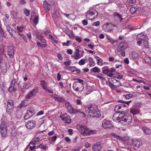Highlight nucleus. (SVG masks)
I'll list each match as a JSON object with an SVG mask.
<instances>
[{"label": "nucleus", "instance_id": "603ef678", "mask_svg": "<svg viewBox=\"0 0 151 151\" xmlns=\"http://www.w3.org/2000/svg\"><path fill=\"white\" fill-rule=\"evenodd\" d=\"M86 60L85 59H82L79 61V64L80 65H84L86 62Z\"/></svg>", "mask_w": 151, "mask_h": 151}, {"label": "nucleus", "instance_id": "c85d7f7f", "mask_svg": "<svg viewBox=\"0 0 151 151\" xmlns=\"http://www.w3.org/2000/svg\"><path fill=\"white\" fill-rule=\"evenodd\" d=\"M7 129H0V133L2 137L5 138L6 137Z\"/></svg>", "mask_w": 151, "mask_h": 151}, {"label": "nucleus", "instance_id": "393cba45", "mask_svg": "<svg viewBox=\"0 0 151 151\" xmlns=\"http://www.w3.org/2000/svg\"><path fill=\"white\" fill-rule=\"evenodd\" d=\"M12 131L11 134L12 137L16 136L17 134V129L15 126H13L11 129Z\"/></svg>", "mask_w": 151, "mask_h": 151}, {"label": "nucleus", "instance_id": "2eb2a0df", "mask_svg": "<svg viewBox=\"0 0 151 151\" xmlns=\"http://www.w3.org/2000/svg\"><path fill=\"white\" fill-rule=\"evenodd\" d=\"M40 84L42 87V88L45 90H46L47 92L50 93H52V91H51L50 90L48 89L47 88V86L48 85V83L45 81L42 80L40 82Z\"/></svg>", "mask_w": 151, "mask_h": 151}, {"label": "nucleus", "instance_id": "79ce46f5", "mask_svg": "<svg viewBox=\"0 0 151 151\" xmlns=\"http://www.w3.org/2000/svg\"><path fill=\"white\" fill-rule=\"evenodd\" d=\"M28 113V112L27 111L26 114L24 116V119L25 120H27L33 116L32 115H31L30 114Z\"/></svg>", "mask_w": 151, "mask_h": 151}, {"label": "nucleus", "instance_id": "412c9836", "mask_svg": "<svg viewBox=\"0 0 151 151\" xmlns=\"http://www.w3.org/2000/svg\"><path fill=\"white\" fill-rule=\"evenodd\" d=\"M118 113L116 112L113 116L112 119L113 121L115 122H117L118 121L120 122V114L119 115Z\"/></svg>", "mask_w": 151, "mask_h": 151}, {"label": "nucleus", "instance_id": "6e6552de", "mask_svg": "<svg viewBox=\"0 0 151 151\" xmlns=\"http://www.w3.org/2000/svg\"><path fill=\"white\" fill-rule=\"evenodd\" d=\"M127 48V45L124 41L119 43L117 48V51L118 52L123 51Z\"/></svg>", "mask_w": 151, "mask_h": 151}, {"label": "nucleus", "instance_id": "0e129e2a", "mask_svg": "<svg viewBox=\"0 0 151 151\" xmlns=\"http://www.w3.org/2000/svg\"><path fill=\"white\" fill-rule=\"evenodd\" d=\"M50 39L56 44L58 43V41L56 40L52 35H50Z\"/></svg>", "mask_w": 151, "mask_h": 151}, {"label": "nucleus", "instance_id": "f8f14e48", "mask_svg": "<svg viewBox=\"0 0 151 151\" xmlns=\"http://www.w3.org/2000/svg\"><path fill=\"white\" fill-rule=\"evenodd\" d=\"M108 81H107L106 84L112 89H115V88L113 85L116 81V79L114 78H109L108 79Z\"/></svg>", "mask_w": 151, "mask_h": 151}, {"label": "nucleus", "instance_id": "a19ab883", "mask_svg": "<svg viewBox=\"0 0 151 151\" xmlns=\"http://www.w3.org/2000/svg\"><path fill=\"white\" fill-rule=\"evenodd\" d=\"M86 128V126L83 125H81L80 126V129H79V130L81 133V134L83 132V133L85 134L84 132V130H85V129Z\"/></svg>", "mask_w": 151, "mask_h": 151}, {"label": "nucleus", "instance_id": "052dcab7", "mask_svg": "<svg viewBox=\"0 0 151 151\" xmlns=\"http://www.w3.org/2000/svg\"><path fill=\"white\" fill-rule=\"evenodd\" d=\"M81 148L80 146H78L71 149L72 151H80Z\"/></svg>", "mask_w": 151, "mask_h": 151}, {"label": "nucleus", "instance_id": "a18cd8bd", "mask_svg": "<svg viewBox=\"0 0 151 151\" xmlns=\"http://www.w3.org/2000/svg\"><path fill=\"white\" fill-rule=\"evenodd\" d=\"M39 21V16H35L33 19V22L35 24H37L38 23Z\"/></svg>", "mask_w": 151, "mask_h": 151}, {"label": "nucleus", "instance_id": "b1692460", "mask_svg": "<svg viewBox=\"0 0 151 151\" xmlns=\"http://www.w3.org/2000/svg\"><path fill=\"white\" fill-rule=\"evenodd\" d=\"M43 7L45 10L46 11H49L50 10V4H49L45 0L43 2Z\"/></svg>", "mask_w": 151, "mask_h": 151}, {"label": "nucleus", "instance_id": "f704fd0d", "mask_svg": "<svg viewBox=\"0 0 151 151\" xmlns=\"http://www.w3.org/2000/svg\"><path fill=\"white\" fill-rule=\"evenodd\" d=\"M122 108L120 105H116L114 108V110L118 113H120L121 111V109Z\"/></svg>", "mask_w": 151, "mask_h": 151}, {"label": "nucleus", "instance_id": "f03ea898", "mask_svg": "<svg viewBox=\"0 0 151 151\" xmlns=\"http://www.w3.org/2000/svg\"><path fill=\"white\" fill-rule=\"evenodd\" d=\"M120 122L123 125H129L132 121V117L129 114H120Z\"/></svg>", "mask_w": 151, "mask_h": 151}, {"label": "nucleus", "instance_id": "39448f33", "mask_svg": "<svg viewBox=\"0 0 151 151\" xmlns=\"http://www.w3.org/2000/svg\"><path fill=\"white\" fill-rule=\"evenodd\" d=\"M84 86L83 84L78 83L77 84L74 83L73 85V90L78 93L81 92L84 89Z\"/></svg>", "mask_w": 151, "mask_h": 151}, {"label": "nucleus", "instance_id": "0eeeda50", "mask_svg": "<svg viewBox=\"0 0 151 151\" xmlns=\"http://www.w3.org/2000/svg\"><path fill=\"white\" fill-rule=\"evenodd\" d=\"M0 64H3L1 65L0 69L2 72L4 73H6L7 72V65L5 60L1 59L0 61Z\"/></svg>", "mask_w": 151, "mask_h": 151}, {"label": "nucleus", "instance_id": "9d476101", "mask_svg": "<svg viewBox=\"0 0 151 151\" xmlns=\"http://www.w3.org/2000/svg\"><path fill=\"white\" fill-rule=\"evenodd\" d=\"M36 122L33 120H30L27 122L26 124V127L29 129L34 128L36 126Z\"/></svg>", "mask_w": 151, "mask_h": 151}, {"label": "nucleus", "instance_id": "13d9d810", "mask_svg": "<svg viewBox=\"0 0 151 151\" xmlns=\"http://www.w3.org/2000/svg\"><path fill=\"white\" fill-rule=\"evenodd\" d=\"M136 2V0H129V4L131 6H133Z\"/></svg>", "mask_w": 151, "mask_h": 151}, {"label": "nucleus", "instance_id": "2f4dec72", "mask_svg": "<svg viewBox=\"0 0 151 151\" xmlns=\"http://www.w3.org/2000/svg\"><path fill=\"white\" fill-rule=\"evenodd\" d=\"M27 111L28 112V113L30 114L32 116H33L35 114L34 109L32 107H29Z\"/></svg>", "mask_w": 151, "mask_h": 151}, {"label": "nucleus", "instance_id": "aec40b11", "mask_svg": "<svg viewBox=\"0 0 151 151\" xmlns=\"http://www.w3.org/2000/svg\"><path fill=\"white\" fill-rule=\"evenodd\" d=\"M146 37V35L144 33L142 32L137 35L136 39L137 40H144Z\"/></svg>", "mask_w": 151, "mask_h": 151}, {"label": "nucleus", "instance_id": "69168bd1", "mask_svg": "<svg viewBox=\"0 0 151 151\" xmlns=\"http://www.w3.org/2000/svg\"><path fill=\"white\" fill-rule=\"evenodd\" d=\"M24 13L27 16H28L29 14L30 11L29 9H25L24 10Z\"/></svg>", "mask_w": 151, "mask_h": 151}, {"label": "nucleus", "instance_id": "7ed1b4c3", "mask_svg": "<svg viewBox=\"0 0 151 151\" xmlns=\"http://www.w3.org/2000/svg\"><path fill=\"white\" fill-rule=\"evenodd\" d=\"M114 27L118 29V26L117 24L108 23L103 25L102 29L105 32H110L113 30Z\"/></svg>", "mask_w": 151, "mask_h": 151}, {"label": "nucleus", "instance_id": "dca6fc26", "mask_svg": "<svg viewBox=\"0 0 151 151\" xmlns=\"http://www.w3.org/2000/svg\"><path fill=\"white\" fill-rule=\"evenodd\" d=\"M66 109L71 114L78 113L79 112V110L73 108L72 105L70 106L69 107L68 106Z\"/></svg>", "mask_w": 151, "mask_h": 151}, {"label": "nucleus", "instance_id": "72a5a7b5", "mask_svg": "<svg viewBox=\"0 0 151 151\" xmlns=\"http://www.w3.org/2000/svg\"><path fill=\"white\" fill-rule=\"evenodd\" d=\"M64 119L65 120V123L67 124H70L71 122V119L70 118V116H66L65 118H63L62 119V120H63Z\"/></svg>", "mask_w": 151, "mask_h": 151}, {"label": "nucleus", "instance_id": "c756f323", "mask_svg": "<svg viewBox=\"0 0 151 151\" xmlns=\"http://www.w3.org/2000/svg\"><path fill=\"white\" fill-rule=\"evenodd\" d=\"M79 50L78 49H76L74 53V58L76 60H78L80 58V54H79Z\"/></svg>", "mask_w": 151, "mask_h": 151}, {"label": "nucleus", "instance_id": "c03bdc74", "mask_svg": "<svg viewBox=\"0 0 151 151\" xmlns=\"http://www.w3.org/2000/svg\"><path fill=\"white\" fill-rule=\"evenodd\" d=\"M18 35H19L20 37L24 41L26 42H27V40L26 37L24 34L18 33Z\"/></svg>", "mask_w": 151, "mask_h": 151}, {"label": "nucleus", "instance_id": "bb28decb", "mask_svg": "<svg viewBox=\"0 0 151 151\" xmlns=\"http://www.w3.org/2000/svg\"><path fill=\"white\" fill-rule=\"evenodd\" d=\"M3 129H7L6 122L4 121H3L1 122L0 125V130Z\"/></svg>", "mask_w": 151, "mask_h": 151}, {"label": "nucleus", "instance_id": "bf43d9fd", "mask_svg": "<svg viewBox=\"0 0 151 151\" xmlns=\"http://www.w3.org/2000/svg\"><path fill=\"white\" fill-rule=\"evenodd\" d=\"M57 134H55V135L52 136L50 137L52 141L54 142L57 138Z\"/></svg>", "mask_w": 151, "mask_h": 151}, {"label": "nucleus", "instance_id": "3c124183", "mask_svg": "<svg viewBox=\"0 0 151 151\" xmlns=\"http://www.w3.org/2000/svg\"><path fill=\"white\" fill-rule=\"evenodd\" d=\"M103 75L101 73L99 74L98 75H96V77L102 80H105V78L103 77Z\"/></svg>", "mask_w": 151, "mask_h": 151}, {"label": "nucleus", "instance_id": "423d86ee", "mask_svg": "<svg viewBox=\"0 0 151 151\" xmlns=\"http://www.w3.org/2000/svg\"><path fill=\"white\" fill-rule=\"evenodd\" d=\"M39 91V88L37 86H35L29 92L26 96V98L29 99L33 96L35 95Z\"/></svg>", "mask_w": 151, "mask_h": 151}, {"label": "nucleus", "instance_id": "ea45409f", "mask_svg": "<svg viewBox=\"0 0 151 151\" xmlns=\"http://www.w3.org/2000/svg\"><path fill=\"white\" fill-rule=\"evenodd\" d=\"M116 82H115V83H114V84L113 85L114 86L115 88V89H116V87H119L121 86L122 84L119 81L116 80Z\"/></svg>", "mask_w": 151, "mask_h": 151}, {"label": "nucleus", "instance_id": "5701e85b", "mask_svg": "<svg viewBox=\"0 0 151 151\" xmlns=\"http://www.w3.org/2000/svg\"><path fill=\"white\" fill-rule=\"evenodd\" d=\"M143 132L146 134L150 135L151 134V129L150 128L144 127H142V129Z\"/></svg>", "mask_w": 151, "mask_h": 151}, {"label": "nucleus", "instance_id": "ddd939ff", "mask_svg": "<svg viewBox=\"0 0 151 151\" xmlns=\"http://www.w3.org/2000/svg\"><path fill=\"white\" fill-rule=\"evenodd\" d=\"M93 151H100L101 149V143L98 142L94 144L92 146Z\"/></svg>", "mask_w": 151, "mask_h": 151}, {"label": "nucleus", "instance_id": "680f3d73", "mask_svg": "<svg viewBox=\"0 0 151 151\" xmlns=\"http://www.w3.org/2000/svg\"><path fill=\"white\" fill-rule=\"evenodd\" d=\"M39 38H38L42 42L45 43V41L42 35H40L39 36Z\"/></svg>", "mask_w": 151, "mask_h": 151}, {"label": "nucleus", "instance_id": "8fccbe9b", "mask_svg": "<svg viewBox=\"0 0 151 151\" xmlns=\"http://www.w3.org/2000/svg\"><path fill=\"white\" fill-rule=\"evenodd\" d=\"M77 68L75 66H70L69 67V70H70L72 72H75L76 71Z\"/></svg>", "mask_w": 151, "mask_h": 151}, {"label": "nucleus", "instance_id": "a878e982", "mask_svg": "<svg viewBox=\"0 0 151 151\" xmlns=\"http://www.w3.org/2000/svg\"><path fill=\"white\" fill-rule=\"evenodd\" d=\"M102 72L108 76V75L109 73V68L107 66L103 67L102 68Z\"/></svg>", "mask_w": 151, "mask_h": 151}, {"label": "nucleus", "instance_id": "7c9ffc66", "mask_svg": "<svg viewBox=\"0 0 151 151\" xmlns=\"http://www.w3.org/2000/svg\"><path fill=\"white\" fill-rule=\"evenodd\" d=\"M13 102L12 100H8L7 101V106L8 108H13Z\"/></svg>", "mask_w": 151, "mask_h": 151}, {"label": "nucleus", "instance_id": "de8ad7c7", "mask_svg": "<svg viewBox=\"0 0 151 151\" xmlns=\"http://www.w3.org/2000/svg\"><path fill=\"white\" fill-rule=\"evenodd\" d=\"M33 35L34 37H35L36 38H39V32L37 30L34 31L33 32Z\"/></svg>", "mask_w": 151, "mask_h": 151}, {"label": "nucleus", "instance_id": "4be33fe9", "mask_svg": "<svg viewBox=\"0 0 151 151\" xmlns=\"http://www.w3.org/2000/svg\"><path fill=\"white\" fill-rule=\"evenodd\" d=\"M7 54L10 58H13L14 55V49L9 48L8 50Z\"/></svg>", "mask_w": 151, "mask_h": 151}, {"label": "nucleus", "instance_id": "5fc2aeb1", "mask_svg": "<svg viewBox=\"0 0 151 151\" xmlns=\"http://www.w3.org/2000/svg\"><path fill=\"white\" fill-rule=\"evenodd\" d=\"M145 62L146 63H148L150 64V65L151 64V59L148 57H145Z\"/></svg>", "mask_w": 151, "mask_h": 151}, {"label": "nucleus", "instance_id": "a211bd4d", "mask_svg": "<svg viewBox=\"0 0 151 151\" xmlns=\"http://www.w3.org/2000/svg\"><path fill=\"white\" fill-rule=\"evenodd\" d=\"M6 28L10 35L12 37H14L15 39H16V38L13 36V33H15L16 31L11 27L9 25H7L6 26Z\"/></svg>", "mask_w": 151, "mask_h": 151}, {"label": "nucleus", "instance_id": "20e7f679", "mask_svg": "<svg viewBox=\"0 0 151 151\" xmlns=\"http://www.w3.org/2000/svg\"><path fill=\"white\" fill-rule=\"evenodd\" d=\"M97 14V12L94 9H90L88 11L86 15V17L88 19L91 20L94 19Z\"/></svg>", "mask_w": 151, "mask_h": 151}, {"label": "nucleus", "instance_id": "4d7b16f0", "mask_svg": "<svg viewBox=\"0 0 151 151\" xmlns=\"http://www.w3.org/2000/svg\"><path fill=\"white\" fill-rule=\"evenodd\" d=\"M143 45L144 47L146 48H149V46L148 42L145 41L143 42Z\"/></svg>", "mask_w": 151, "mask_h": 151}, {"label": "nucleus", "instance_id": "864d4df0", "mask_svg": "<svg viewBox=\"0 0 151 151\" xmlns=\"http://www.w3.org/2000/svg\"><path fill=\"white\" fill-rule=\"evenodd\" d=\"M91 70L95 73H99L101 71L100 69L97 67H95L94 68H92L91 69Z\"/></svg>", "mask_w": 151, "mask_h": 151}, {"label": "nucleus", "instance_id": "774afa93", "mask_svg": "<svg viewBox=\"0 0 151 151\" xmlns=\"http://www.w3.org/2000/svg\"><path fill=\"white\" fill-rule=\"evenodd\" d=\"M132 94H127L125 96V98L126 99H128L131 98L132 97Z\"/></svg>", "mask_w": 151, "mask_h": 151}, {"label": "nucleus", "instance_id": "09e8293b", "mask_svg": "<svg viewBox=\"0 0 151 151\" xmlns=\"http://www.w3.org/2000/svg\"><path fill=\"white\" fill-rule=\"evenodd\" d=\"M76 80H77V81L75 82L74 83L77 84H78V83H79V84L81 83L83 84L84 81L83 80L77 78L76 79Z\"/></svg>", "mask_w": 151, "mask_h": 151}, {"label": "nucleus", "instance_id": "e2e57ef3", "mask_svg": "<svg viewBox=\"0 0 151 151\" xmlns=\"http://www.w3.org/2000/svg\"><path fill=\"white\" fill-rule=\"evenodd\" d=\"M77 105H82V102L81 100L79 99H77L76 101Z\"/></svg>", "mask_w": 151, "mask_h": 151}, {"label": "nucleus", "instance_id": "1a4fd4ad", "mask_svg": "<svg viewBox=\"0 0 151 151\" xmlns=\"http://www.w3.org/2000/svg\"><path fill=\"white\" fill-rule=\"evenodd\" d=\"M83 132L85 134L83 133V132L81 134L84 136H87L96 134V131L95 130L89 129L86 126V129L85 130H84Z\"/></svg>", "mask_w": 151, "mask_h": 151}, {"label": "nucleus", "instance_id": "58836bf2", "mask_svg": "<svg viewBox=\"0 0 151 151\" xmlns=\"http://www.w3.org/2000/svg\"><path fill=\"white\" fill-rule=\"evenodd\" d=\"M109 73L108 75V76L111 77L113 75L112 73L115 71V69L114 68H111L110 70L109 69Z\"/></svg>", "mask_w": 151, "mask_h": 151}, {"label": "nucleus", "instance_id": "e433bc0d", "mask_svg": "<svg viewBox=\"0 0 151 151\" xmlns=\"http://www.w3.org/2000/svg\"><path fill=\"white\" fill-rule=\"evenodd\" d=\"M14 86L12 84H10V85L9 88V91L10 93H12L14 91H16L17 90L16 89L14 88Z\"/></svg>", "mask_w": 151, "mask_h": 151}, {"label": "nucleus", "instance_id": "49530a36", "mask_svg": "<svg viewBox=\"0 0 151 151\" xmlns=\"http://www.w3.org/2000/svg\"><path fill=\"white\" fill-rule=\"evenodd\" d=\"M25 86V88L26 89H28L31 86V84H30L28 81H27L24 83Z\"/></svg>", "mask_w": 151, "mask_h": 151}, {"label": "nucleus", "instance_id": "f257e3e1", "mask_svg": "<svg viewBox=\"0 0 151 151\" xmlns=\"http://www.w3.org/2000/svg\"><path fill=\"white\" fill-rule=\"evenodd\" d=\"M85 111L88 115L91 117L99 118L101 114L99 111L98 108L97 106H94L89 107H86Z\"/></svg>", "mask_w": 151, "mask_h": 151}, {"label": "nucleus", "instance_id": "4c0bfd02", "mask_svg": "<svg viewBox=\"0 0 151 151\" xmlns=\"http://www.w3.org/2000/svg\"><path fill=\"white\" fill-rule=\"evenodd\" d=\"M88 60L89 62V65L90 66H93L95 65V63L91 58L89 57Z\"/></svg>", "mask_w": 151, "mask_h": 151}, {"label": "nucleus", "instance_id": "338daca9", "mask_svg": "<svg viewBox=\"0 0 151 151\" xmlns=\"http://www.w3.org/2000/svg\"><path fill=\"white\" fill-rule=\"evenodd\" d=\"M36 142L34 141V140L33 139L32 141H31L29 144L27 146H29L30 144H31L32 146H35L36 145Z\"/></svg>", "mask_w": 151, "mask_h": 151}, {"label": "nucleus", "instance_id": "6e6d98bb", "mask_svg": "<svg viewBox=\"0 0 151 151\" xmlns=\"http://www.w3.org/2000/svg\"><path fill=\"white\" fill-rule=\"evenodd\" d=\"M20 83V81H19V83H18V85L19 86L22 91H23L24 90L26 89L25 88V86L24 83H23L22 84H21Z\"/></svg>", "mask_w": 151, "mask_h": 151}, {"label": "nucleus", "instance_id": "9b49d317", "mask_svg": "<svg viewBox=\"0 0 151 151\" xmlns=\"http://www.w3.org/2000/svg\"><path fill=\"white\" fill-rule=\"evenodd\" d=\"M102 126L104 128H109L113 127L111 122L110 121L106 119L103 120Z\"/></svg>", "mask_w": 151, "mask_h": 151}, {"label": "nucleus", "instance_id": "473e14b6", "mask_svg": "<svg viewBox=\"0 0 151 151\" xmlns=\"http://www.w3.org/2000/svg\"><path fill=\"white\" fill-rule=\"evenodd\" d=\"M54 99L56 101H58L60 102L63 103L65 101V99L61 97H55Z\"/></svg>", "mask_w": 151, "mask_h": 151}, {"label": "nucleus", "instance_id": "c9c22d12", "mask_svg": "<svg viewBox=\"0 0 151 151\" xmlns=\"http://www.w3.org/2000/svg\"><path fill=\"white\" fill-rule=\"evenodd\" d=\"M26 26L24 25L17 26V29L18 31V33L22 32L23 31V29L26 28Z\"/></svg>", "mask_w": 151, "mask_h": 151}, {"label": "nucleus", "instance_id": "37998d69", "mask_svg": "<svg viewBox=\"0 0 151 151\" xmlns=\"http://www.w3.org/2000/svg\"><path fill=\"white\" fill-rule=\"evenodd\" d=\"M28 113V112L27 111L26 114L24 116V119L25 120H27L33 116L32 115H31L30 114Z\"/></svg>", "mask_w": 151, "mask_h": 151}, {"label": "nucleus", "instance_id": "6ab92c4d", "mask_svg": "<svg viewBox=\"0 0 151 151\" xmlns=\"http://www.w3.org/2000/svg\"><path fill=\"white\" fill-rule=\"evenodd\" d=\"M140 112L139 109L136 107L132 108L130 110V112L133 115L139 114Z\"/></svg>", "mask_w": 151, "mask_h": 151}, {"label": "nucleus", "instance_id": "f3484780", "mask_svg": "<svg viewBox=\"0 0 151 151\" xmlns=\"http://www.w3.org/2000/svg\"><path fill=\"white\" fill-rule=\"evenodd\" d=\"M132 142L133 145L138 148H140V145L142 144V142L138 139H132Z\"/></svg>", "mask_w": 151, "mask_h": 151}, {"label": "nucleus", "instance_id": "4468645a", "mask_svg": "<svg viewBox=\"0 0 151 151\" xmlns=\"http://www.w3.org/2000/svg\"><path fill=\"white\" fill-rule=\"evenodd\" d=\"M113 17L115 19L118 20V22L120 23L123 20L122 15L117 12H114L113 14Z\"/></svg>", "mask_w": 151, "mask_h": 151}, {"label": "nucleus", "instance_id": "cd10ccee", "mask_svg": "<svg viewBox=\"0 0 151 151\" xmlns=\"http://www.w3.org/2000/svg\"><path fill=\"white\" fill-rule=\"evenodd\" d=\"M141 8L140 7H138L137 8H136L135 7L133 6L130 8L129 10V12L131 14H134L136 11L139 10V9H141Z\"/></svg>", "mask_w": 151, "mask_h": 151}]
</instances>
